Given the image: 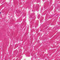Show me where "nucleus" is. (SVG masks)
<instances>
[{
    "label": "nucleus",
    "mask_w": 60,
    "mask_h": 60,
    "mask_svg": "<svg viewBox=\"0 0 60 60\" xmlns=\"http://www.w3.org/2000/svg\"><path fill=\"white\" fill-rule=\"evenodd\" d=\"M0 14H1V12H0Z\"/></svg>",
    "instance_id": "f257e3e1"
}]
</instances>
